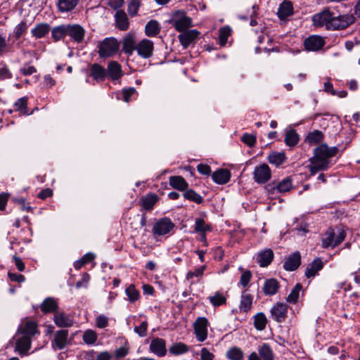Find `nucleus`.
Returning a JSON list of instances; mask_svg holds the SVG:
<instances>
[{"mask_svg":"<svg viewBox=\"0 0 360 360\" xmlns=\"http://www.w3.org/2000/svg\"><path fill=\"white\" fill-rule=\"evenodd\" d=\"M338 148L328 147L327 144L322 143L314 149V156L310 158L309 171L315 174L319 171L326 170L330 167V159L336 155Z\"/></svg>","mask_w":360,"mask_h":360,"instance_id":"obj_2","label":"nucleus"},{"mask_svg":"<svg viewBox=\"0 0 360 360\" xmlns=\"http://www.w3.org/2000/svg\"><path fill=\"white\" fill-rule=\"evenodd\" d=\"M279 283L276 279L271 278L265 281L263 290L266 295H273L276 294L279 288Z\"/></svg>","mask_w":360,"mask_h":360,"instance_id":"obj_32","label":"nucleus"},{"mask_svg":"<svg viewBox=\"0 0 360 360\" xmlns=\"http://www.w3.org/2000/svg\"><path fill=\"white\" fill-rule=\"evenodd\" d=\"M68 335V330L63 329L56 333L54 341L58 349H61L65 347L67 344Z\"/></svg>","mask_w":360,"mask_h":360,"instance_id":"obj_37","label":"nucleus"},{"mask_svg":"<svg viewBox=\"0 0 360 360\" xmlns=\"http://www.w3.org/2000/svg\"><path fill=\"white\" fill-rule=\"evenodd\" d=\"M267 319L264 313H258L255 316L254 326L257 330H263L265 329Z\"/></svg>","mask_w":360,"mask_h":360,"instance_id":"obj_42","label":"nucleus"},{"mask_svg":"<svg viewBox=\"0 0 360 360\" xmlns=\"http://www.w3.org/2000/svg\"><path fill=\"white\" fill-rule=\"evenodd\" d=\"M231 172L226 169H219L212 174V180L218 184H225L230 180Z\"/></svg>","mask_w":360,"mask_h":360,"instance_id":"obj_21","label":"nucleus"},{"mask_svg":"<svg viewBox=\"0 0 360 360\" xmlns=\"http://www.w3.org/2000/svg\"><path fill=\"white\" fill-rule=\"evenodd\" d=\"M158 201V196L155 193H149L141 199V205L142 210L150 211L153 210L154 205Z\"/></svg>","mask_w":360,"mask_h":360,"instance_id":"obj_27","label":"nucleus"},{"mask_svg":"<svg viewBox=\"0 0 360 360\" xmlns=\"http://www.w3.org/2000/svg\"><path fill=\"white\" fill-rule=\"evenodd\" d=\"M346 237L345 231L340 227L328 229L322 237V247L328 248L339 245Z\"/></svg>","mask_w":360,"mask_h":360,"instance_id":"obj_3","label":"nucleus"},{"mask_svg":"<svg viewBox=\"0 0 360 360\" xmlns=\"http://www.w3.org/2000/svg\"><path fill=\"white\" fill-rule=\"evenodd\" d=\"M267 160L270 164L279 167L285 162L286 157L284 153L272 152L269 155Z\"/></svg>","mask_w":360,"mask_h":360,"instance_id":"obj_38","label":"nucleus"},{"mask_svg":"<svg viewBox=\"0 0 360 360\" xmlns=\"http://www.w3.org/2000/svg\"><path fill=\"white\" fill-rule=\"evenodd\" d=\"M326 44L323 37L319 35H311L305 39L304 46L308 51H318Z\"/></svg>","mask_w":360,"mask_h":360,"instance_id":"obj_9","label":"nucleus"},{"mask_svg":"<svg viewBox=\"0 0 360 360\" xmlns=\"http://www.w3.org/2000/svg\"><path fill=\"white\" fill-rule=\"evenodd\" d=\"M292 13V5L290 1L283 2L278 8V15L279 18L284 19Z\"/></svg>","mask_w":360,"mask_h":360,"instance_id":"obj_40","label":"nucleus"},{"mask_svg":"<svg viewBox=\"0 0 360 360\" xmlns=\"http://www.w3.org/2000/svg\"><path fill=\"white\" fill-rule=\"evenodd\" d=\"M13 110H9L8 112L11 114L13 111L19 112L20 115H27V98L22 97L18 98L14 103Z\"/></svg>","mask_w":360,"mask_h":360,"instance_id":"obj_34","label":"nucleus"},{"mask_svg":"<svg viewBox=\"0 0 360 360\" xmlns=\"http://www.w3.org/2000/svg\"><path fill=\"white\" fill-rule=\"evenodd\" d=\"M68 35V25H62L55 27L51 30V37L54 41H58Z\"/></svg>","mask_w":360,"mask_h":360,"instance_id":"obj_35","label":"nucleus"},{"mask_svg":"<svg viewBox=\"0 0 360 360\" xmlns=\"http://www.w3.org/2000/svg\"><path fill=\"white\" fill-rule=\"evenodd\" d=\"M254 181L259 184H264L271 178V170L266 163L256 166L252 173Z\"/></svg>","mask_w":360,"mask_h":360,"instance_id":"obj_5","label":"nucleus"},{"mask_svg":"<svg viewBox=\"0 0 360 360\" xmlns=\"http://www.w3.org/2000/svg\"><path fill=\"white\" fill-rule=\"evenodd\" d=\"M188 346L184 342H179L173 344L169 348V352L173 355H180L186 353L188 351Z\"/></svg>","mask_w":360,"mask_h":360,"instance_id":"obj_41","label":"nucleus"},{"mask_svg":"<svg viewBox=\"0 0 360 360\" xmlns=\"http://www.w3.org/2000/svg\"><path fill=\"white\" fill-rule=\"evenodd\" d=\"M183 195L185 199L193 201L197 204H201L203 202L202 197L193 189H186Z\"/></svg>","mask_w":360,"mask_h":360,"instance_id":"obj_44","label":"nucleus"},{"mask_svg":"<svg viewBox=\"0 0 360 360\" xmlns=\"http://www.w3.org/2000/svg\"><path fill=\"white\" fill-rule=\"evenodd\" d=\"M90 280V276L87 273H84L82 274V278L76 283V288H87L88 283Z\"/></svg>","mask_w":360,"mask_h":360,"instance_id":"obj_58","label":"nucleus"},{"mask_svg":"<svg viewBox=\"0 0 360 360\" xmlns=\"http://www.w3.org/2000/svg\"><path fill=\"white\" fill-rule=\"evenodd\" d=\"M139 0H131L128 4V13L131 16L136 15L138 10L140 7Z\"/></svg>","mask_w":360,"mask_h":360,"instance_id":"obj_53","label":"nucleus"},{"mask_svg":"<svg viewBox=\"0 0 360 360\" xmlns=\"http://www.w3.org/2000/svg\"><path fill=\"white\" fill-rule=\"evenodd\" d=\"M98 48L101 58H109L117 52L119 44L115 38H105L100 42Z\"/></svg>","mask_w":360,"mask_h":360,"instance_id":"obj_4","label":"nucleus"},{"mask_svg":"<svg viewBox=\"0 0 360 360\" xmlns=\"http://www.w3.org/2000/svg\"><path fill=\"white\" fill-rule=\"evenodd\" d=\"M302 286L300 283L296 284L295 288L292 290L290 295L287 297V301L290 303H296L298 297L300 290H302Z\"/></svg>","mask_w":360,"mask_h":360,"instance_id":"obj_50","label":"nucleus"},{"mask_svg":"<svg viewBox=\"0 0 360 360\" xmlns=\"http://www.w3.org/2000/svg\"><path fill=\"white\" fill-rule=\"evenodd\" d=\"M301 264V255L299 252L290 255L283 264V268L288 271L296 270Z\"/></svg>","mask_w":360,"mask_h":360,"instance_id":"obj_16","label":"nucleus"},{"mask_svg":"<svg viewBox=\"0 0 360 360\" xmlns=\"http://www.w3.org/2000/svg\"><path fill=\"white\" fill-rule=\"evenodd\" d=\"M274 252L271 249H266L258 252L257 256V263L261 267L268 266L274 259Z\"/></svg>","mask_w":360,"mask_h":360,"instance_id":"obj_19","label":"nucleus"},{"mask_svg":"<svg viewBox=\"0 0 360 360\" xmlns=\"http://www.w3.org/2000/svg\"><path fill=\"white\" fill-rule=\"evenodd\" d=\"M172 23L176 31L182 32L192 26V19L184 12H177Z\"/></svg>","mask_w":360,"mask_h":360,"instance_id":"obj_8","label":"nucleus"},{"mask_svg":"<svg viewBox=\"0 0 360 360\" xmlns=\"http://www.w3.org/2000/svg\"><path fill=\"white\" fill-rule=\"evenodd\" d=\"M323 139V133L319 130H314L307 135L306 139L310 144H317L321 142Z\"/></svg>","mask_w":360,"mask_h":360,"instance_id":"obj_47","label":"nucleus"},{"mask_svg":"<svg viewBox=\"0 0 360 360\" xmlns=\"http://www.w3.org/2000/svg\"><path fill=\"white\" fill-rule=\"evenodd\" d=\"M169 185L174 189L186 191L188 187L187 181L181 176H172L169 179Z\"/></svg>","mask_w":360,"mask_h":360,"instance_id":"obj_29","label":"nucleus"},{"mask_svg":"<svg viewBox=\"0 0 360 360\" xmlns=\"http://www.w3.org/2000/svg\"><path fill=\"white\" fill-rule=\"evenodd\" d=\"M106 72L112 80H117L122 76L121 65L117 61H110Z\"/></svg>","mask_w":360,"mask_h":360,"instance_id":"obj_25","label":"nucleus"},{"mask_svg":"<svg viewBox=\"0 0 360 360\" xmlns=\"http://www.w3.org/2000/svg\"><path fill=\"white\" fill-rule=\"evenodd\" d=\"M257 352L262 360H274L275 354L271 347L266 342L259 345Z\"/></svg>","mask_w":360,"mask_h":360,"instance_id":"obj_23","label":"nucleus"},{"mask_svg":"<svg viewBox=\"0 0 360 360\" xmlns=\"http://www.w3.org/2000/svg\"><path fill=\"white\" fill-rule=\"evenodd\" d=\"M209 323L205 317H198L193 323L194 333L199 342H204L207 338Z\"/></svg>","mask_w":360,"mask_h":360,"instance_id":"obj_6","label":"nucleus"},{"mask_svg":"<svg viewBox=\"0 0 360 360\" xmlns=\"http://www.w3.org/2000/svg\"><path fill=\"white\" fill-rule=\"evenodd\" d=\"M323 267V263L321 258H316L314 261L309 264L305 271V276L307 278L314 277L318 271Z\"/></svg>","mask_w":360,"mask_h":360,"instance_id":"obj_24","label":"nucleus"},{"mask_svg":"<svg viewBox=\"0 0 360 360\" xmlns=\"http://www.w3.org/2000/svg\"><path fill=\"white\" fill-rule=\"evenodd\" d=\"M288 307L283 303H277L271 309V315L272 318L278 323L285 321L287 317Z\"/></svg>","mask_w":360,"mask_h":360,"instance_id":"obj_12","label":"nucleus"},{"mask_svg":"<svg viewBox=\"0 0 360 360\" xmlns=\"http://www.w3.org/2000/svg\"><path fill=\"white\" fill-rule=\"evenodd\" d=\"M150 350L158 356H165L167 353L165 340L159 338H154L150 342Z\"/></svg>","mask_w":360,"mask_h":360,"instance_id":"obj_14","label":"nucleus"},{"mask_svg":"<svg viewBox=\"0 0 360 360\" xmlns=\"http://www.w3.org/2000/svg\"><path fill=\"white\" fill-rule=\"evenodd\" d=\"M50 25L47 23H39L32 30V35L36 39H40L46 36L50 31Z\"/></svg>","mask_w":360,"mask_h":360,"instance_id":"obj_31","label":"nucleus"},{"mask_svg":"<svg viewBox=\"0 0 360 360\" xmlns=\"http://www.w3.org/2000/svg\"><path fill=\"white\" fill-rule=\"evenodd\" d=\"M32 340L29 336H22L15 342V351L21 356L26 355L31 348Z\"/></svg>","mask_w":360,"mask_h":360,"instance_id":"obj_17","label":"nucleus"},{"mask_svg":"<svg viewBox=\"0 0 360 360\" xmlns=\"http://www.w3.org/2000/svg\"><path fill=\"white\" fill-rule=\"evenodd\" d=\"M226 356L231 360H242L243 352L240 348L234 347L228 350Z\"/></svg>","mask_w":360,"mask_h":360,"instance_id":"obj_48","label":"nucleus"},{"mask_svg":"<svg viewBox=\"0 0 360 360\" xmlns=\"http://www.w3.org/2000/svg\"><path fill=\"white\" fill-rule=\"evenodd\" d=\"M209 300L214 307H219L226 304V297L222 293L216 292L212 296L209 297Z\"/></svg>","mask_w":360,"mask_h":360,"instance_id":"obj_46","label":"nucleus"},{"mask_svg":"<svg viewBox=\"0 0 360 360\" xmlns=\"http://www.w3.org/2000/svg\"><path fill=\"white\" fill-rule=\"evenodd\" d=\"M41 310L44 314L56 312L58 306L56 301L52 297L46 298L40 306Z\"/></svg>","mask_w":360,"mask_h":360,"instance_id":"obj_30","label":"nucleus"},{"mask_svg":"<svg viewBox=\"0 0 360 360\" xmlns=\"http://www.w3.org/2000/svg\"><path fill=\"white\" fill-rule=\"evenodd\" d=\"M68 25V35L77 43L83 41L85 30L79 25Z\"/></svg>","mask_w":360,"mask_h":360,"instance_id":"obj_11","label":"nucleus"},{"mask_svg":"<svg viewBox=\"0 0 360 360\" xmlns=\"http://www.w3.org/2000/svg\"><path fill=\"white\" fill-rule=\"evenodd\" d=\"M292 188V179L290 176L285 177L275 186L269 184L266 188L269 192L274 193L277 190L280 193H285L290 191Z\"/></svg>","mask_w":360,"mask_h":360,"instance_id":"obj_15","label":"nucleus"},{"mask_svg":"<svg viewBox=\"0 0 360 360\" xmlns=\"http://www.w3.org/2000/svg\"><path fill=\"white\" fill-rule=\"evenodd\" d=\"M83 340L86 344L93 345L97 340V335L92 330H87L84 333Z\"/></svg>","mask_w":360,"mask_h":360,"instance_id":"obj_52","label":"nucleus"},{"mask_svg":"<svg viewBox=\"0 0 360 360\" xmlns=\"http://www.w3.org/2000/svg\"><path fill=\"white\" fill-rule=\"evenodd\" d=\"M159 23L155 20H150L145 27V33L148 37H155L160 33Z\"/></svg>","mask_w":360,"mask_h":360,"instance_id":"obj_39","label":"nucleus"},{"mask_svg":"<svg viewBox=\"0 0 360 360\" xmlns=\"http://www.w3.org/2000/svg\"><path fill=\"white\" fill-rule=\"evenodd\" d=\"M205 268H206L205 266H202L200 268H198L193 271H188L186 274V279L189 281L195 276V277L202 276L203 275V272H204Z\"/></svg>","mask_w":360,"mask_h":360,"instance_id":"obj_55","label":"nucleus"},{"mask_svg":"<svg viewBox=\"0 0 360 360\" xmlns=\"http://www.w3.org/2000/svg\"><path fill=\"white\" fill-rule=\"evenodd\" d=\"M194 230L198 233H203L207 231H211V226L207 224L204 219L201 218H197L195 219Z\"/></svg>","mask_w":360,"mask_h":360,"instance_id":"obj_49","label":"nucleus"},{"mask_svg":"<svg viewBox=\"0 0 360 360\" xmlns=\"http://www.w3.org/2000/svg\"><path fill=\"white\" fill-rule=\"evenodd\" d=\"M28 25L26 21H22L14 29V37L17 39H20L27 31Z\"/></svg>","mask_w":360,"mask_h":360,"instance_id":"obj_51","label":"nucleus"},{"mask_svg":"<svg viewBox=\"0 0 360 360\" xmlns=\"http://www.w3.org/2000/svg\"><path fill=\"white\" fill-rule=\"evenodd\" d=\"M241 140L250 147L253 146L256 143L255 136L249 134H245Z\"/></svg>","mask_w":360,"mask_h":360,"instance_id":"obj_60","label":"nucleus"},{"mask_svg":"<svg viewBox=\"0 0 360 360\" xmlns=\"http://www.w3.org/2000/svg\"><path fill=\"white\" fill-rule=\"evenodd\" d=\"M201 360H214V354L207 348L203 347L200 351Z\"/></svg>","mask_w":360,"mask_h":360,"instance_id":"obj_64","label":"nucleus"},{"mask_svg":"<svg viewBox=\"0 0 360 360\" xmlns=\"http://www.w3.org/2000/svg\"><path fill=\"white\" fill-rule=\"evenodd\" d=\"M251 278V271L249 270L245 271L240 276L239 284L241 285L243 287H246L250 283Z\"/></svg>","mask_w":360,"mask_h":360,"instance_id":"obj_56","label":"nucleus"},{"mask_svg":"<svg viewBox=\"0 0 360 360\" xmlns=\"http://www.w3.org/2000/svg\"><path fill=\"white\" fill-rule=\"evenodd\" d=\"M154 50L153 42L149 39H144L136 44V51L138 55L143 58H149L153 56Z\"/></svg>","mask_w":360,"mask_h":360,"instance_id":"obj_10","label":"nucleus"},{"mask_svg":"<svg viewBox=\"0 0 360 360\" xmlns=\"http://www.w3.org/2000/svg\"><path fill=\"white\" fill-rule=\"evenodd\" d=\"M90 76L93 79L100 82H103L107 76L106 70L98 63H94L90 66Z\"/></svg>","mask_w":360,"mask_h":360,"instance_id":"obj_18","label":"nucleus"},{"mask_svg":"<svg viewBox=\"0 0 360 360\" xmlns=\"http://www.w3.org/2000/svg\"><path fill=\"white\" fill-rule=\"evenodd\" d=\"M200 32L197 30H185L179 35V39L184 48H187L191 43L198 39Z\"/></svg>","mask_w":360,"mask_h":360,"instance_id":"obj_13","label":"nucleus"},{"mask_svg":"<svg viewBox=\"0 0 360 360\" xmlns=\"http://www.w3.org/2000/svg\"><path fill=\"white\" fill-rule=\"evenodd\" d=\"M125 292L128 297V300L130 302L134 303L140 298V292L136 289L134 284L129 285L126 290Z\"/></svg>","mask_w":360,"mask_h":360,"instance_id":"obj_45","label":"nucleus"},{"mask_svg":"<svg viewBox=\"0 0 360 360\" xmlns=\"http://www.w3.org/2000/svg\"><path fill=\"white\" fill-rule=\"evenodd\" d=\"M253 297L246 290L242 292L241 300L239 306L240 311L247 313L252 305Z\"/></svg>","mask_w":360,"mask_h":360,"instance_id":"obj_28","label":"nucleus"},{"mask_svg":"<svg viewBox=\"0 0 360 360\" xmlns=\"http://www.w3.org/2000/svg\"><path fill=\"white\" fill-rule=\"evenodd\" d=\"M284 141L285 144L290 147L295 146L299 141V136L296 131L294 129H290V131H287Z\"/></svg>","mask_w":360,"mask_h":360,"instance_id":"obj_43","label":"nucleus"},{"mask_svg":"<svg viewBox=\"0 0 360 360\" xmlns=\"http://www.w3.org/2000/svg\"><path fill=\"white\" fill-rule=\"evenodd\" d=\"M18 332L23 335V336L32 337L36 333H39L37 330V325L34 321H27L24 325H22L18 328Z\"/></svg>","mask_w":360,"mask_h":360,"instance_id":"obj_22","label":"nucleus"},{"mask_svg":"<svg viewBox=\"0 0 360 360\" xmlns=\"http://www.w3.org/2000/svg\"><path fill=\"white\" fill-rule=\"evenodd\" d=\"M314 25L316 27H325L330 30H341L353 23L354 18L352 15H337L329 9L315 14L312 17Z\"/></svg>","mask_w":360,"mask_h":360,"instance_id":"obj_1","label":"nucleus"},{"mask_svg":"<svg viewBox=\"0 0 360 360\" xmlns=\"http://www.w3.org/2000/svg\"><path fill=\"white\" fill-rule=\"evenodd\" d=\"M135 37L128 33L122 41V51L128 56H131L134 50L136 49Z\"/></svg>","mask_w":360,"mask_h":360,"instance_id":"obj_20","label":"nucleus"},{"mask_svg":"<svg viewBox=\"0 0 360 360\" xmlns=\"http://www.w3.org/2000/svg\"><path fill=\"white\" fill-rule=\"evenodd\" d=\"M12 261L19 271H24L25 266L22 260L17 255H13Z\"/></svg>","mask_w":360,"mask_h":360,"instance_id":"obj_62","label":"nucleus"},{"mask_svg":"<svg viewBox=\"0 0 360 360\" xmlns=\"http://www.w3.org/2000/svg\"><path fill=\"white\" fill-rule=\"evenodd\" d=\"M231 34L229 27H223L219 31V41L221 46H224L228 40V37Z\"/></svg>","mask_w":360,"mask_h":360,"instance_id":"obj_54","label":"nucleus"},{"mask_svg":"<svg viewBox=\"0 0 360 360\" xmlns=\"http://www.w3.org/2000/svg\"><path fill=\"white\" fill-rule=\"evenodd\" d=\"M12 77V74L6 65H0V80L10 79Z\"/></svg>","mask_w":360,"mask_h":360,"instance_id":"obj_59","label":"nucleus"},{"mask_svg":"<svg viewBox=\"0 0 360 360\" xmlns=\"http://www.w3.org/2000/svg\"><path fill=\"white\" fill-rule=\"evenodd\" d=\"M136 93V89L133 87L124 89L122 91V98L125 102H129L131 98Z\"/></svg>","mask_w":360,"mask_h":360,"instance_id":"obj_57","label":"nucleus"},{"mask_svg":"<svg viewBox=\"0 0 360 360\" xmlns=\"http://www.w3.org/2000/svg\"><path fill=\"white\" fill-rule=\"evenodd\" d=\"M53 320L58 327L67 328L72 326V321L63 312L56 314Z\"/></svg>","mask_w":360,"mask_h":360,"instance_id":"obj_33","label":"nucleus"},{"mask_svg":"<svg viewBox=\"0 0 360 360\" xmlns=\"http://www.w3.org/2000/svg\"><path fill=\"white\" fill-rule=\"evenodd\" d=\"M148 323L146 321H143L139 326L134 328V331L139 335L141 337H145L147 334Z\"/></svg>","mask_w":360,"mask_h":360,"instance_id":"obj_61","label":"nucleus"},{"mask_svg":"<svg viewBox=\"0 0 360 360\" xmlns=\"http://www.w3.org/2000/svg\"><path fill=\"white\" fill-rule=\"evenodd\" d=\"M117 27L122 31L129 28V22L127 14L122 10H117L115 15Z\"/></svg>","mask_w":360,"mask_h":360,"instance_id":"obj_26","label":"nucleus"},{"mask_svg":"<svg viewBox=\"0 0 360 360\" xmlns=\"http://www.w3.org/2000/svg\"><path fill=\"white\" fill-rule=\"evenodd\" d=\"M174 226L169 218H162L154 224L153 233L155 236H164L169 233L174 228Z\"/></svg>","mask_w":360,"mask_h":360,"instance_id":"obj_7","label":"nucleus"},{"mask_svg":"<svg viewBox=\"0 0 360 360\" xmlns=\"http://www.w3.org/2000/svg\"><path fill=\"white\" fill-rule=\"evenodd\" d=\"M8 276L9 279L13 282H17V283H20L25 281V276L22 274L8 272Z\"/></svg>","mask_w":360,"mask_h":360,"instance_id":"obj_63","label":"nucleus"},{"mask_svg":"<svg viewBox=\"0 0 360 360\" xmlns=\"http://www.w3.org/2000/svg\"><path fill=\"white\" fill-rule=\"evenodd\" d=\"M79 0H58V8L60 12H69L78 4Z\"/></svg>","mask_w":360,"mask_h":360,"instance_id":"obj_36","label":"nucleus"}]
</instances>
